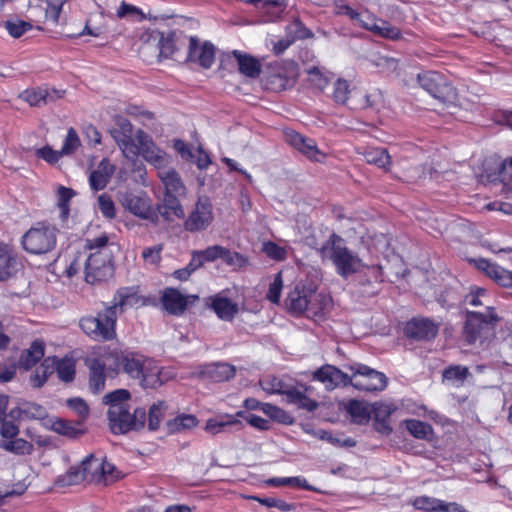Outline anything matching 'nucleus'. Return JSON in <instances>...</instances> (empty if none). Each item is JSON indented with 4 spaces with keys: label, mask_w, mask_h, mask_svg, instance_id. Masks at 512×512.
I'll use <instances>...</instances> for the list:
<instances>
[{
    "label": "nucleus",
    "mask_w": 512,
    "mask_h": 512,
    "mask_svg": "<svg viewBox=\"0 0 512 512\" xmlns=\"http://www.w3.org/2000/svg\"><path fill=\"white\" fill-rule=\"evenodd\" d=\"M315 293L316 287L297 284L295 288L288 293L285 300L288 312L295 316L302 315L309 308Z\"/></svg>",
    "instance_id": "obj_19"
},
{
    "label": "nucleus",
    "mask_w": 512,
    "mask_h": 512,
    "mask_svg": "<svg viewBox=\"0 0 512 512\" xmlns=\"http://www.w3.org/2000/svg\"><path fill=\"white\" fill-rule=\"evenodd\" d=\"M118 317L107 306L95 316L85 315L79 319V327L90 339L97 342L112 341L116 338Z\"/></svg>",
    "instance_id": "obj_4"
},
{
    "label": "nucleus",
    "mask_w": 512,
    "mask_h": 512,
    "mask_svg": "<svg viewBox=\"0 0 512 512\" xmlns=\"http://www.w3.org/2000/svg\"><path fill=\"white\" fill-rule=\"evenodd\" d=\"M54 365L55 357L45 358L31 375V385L35 388L42 387L48 380L49 376L54 372Z\"/></svg>",
    "instance_id": "obj_37"
},
{
    "label": "nucleus",
    "mask_w": 512,
    "mask_h": 512,
    "mask_svg": "<svg viewBox=\"0 0 512 512\" xmlns=\"http://www.w3.org/2000/svg\"><path fill=\"white\" fill-rule=\"evenodd\" d=\"M406 430L416 439L432 441L434 438V429L431 424L418 420H404Z\"/></svg>",
    "instance_id": "obj_36"
},
{
    "label": "nucleus",
    "mask_w": 512,
    "mask_h": 512,
    "mask_svg": "<svg viewBox=\"0 0 512 512\" xmlns=\"http://www.w3.org/2000/svg\"><path fill=\"white\" fill-rule=\"evenodd\" d=\"M417 81L421 88L444 105H453L458 100L456 87L441 72L423 71L417 75Z\"/></svg>",
    "instance_id": "obj_6"
},
{
    "label": "nucleus",
    "mask_w": 512,
    "mask_h": 512,
    "mask_svg": "<svg viewBox=\"0 0 512 512\" xmlns=\"http://www.w3.org/2000/svg\"><path fill=\"white\" fill-rule=\"evenodd\" d=\"M157 175L164 186L162 217L166 221H170L171 216L184 218L185 214L180 198L185 197L186 186L181 175L175 169H166V167L157 172Z\"/></svg>",
    "instance_id": "obj_3"
},
{
    "label": "nucleus",
    "mask_w": 512,
    "mask_h": 512,
    "mask_svg": "<svg viewBox=\"0 0 512 512\" xmlns=\"http://www.w3.org/2000/svg\"><path fill=\"white\" fill-rule=\"evenodd\" d=\"M115 466L105 460L90 455L82 462L83 476H91V480H107L113 475Z\"/></svg>",
    "instance_id": "obj_24"
},
{
    "label": "nucleus",
    "mask_w": 512,
    "mask_h": 512,
    "mask_svg": "<svg viewBox=\"0 0 512 512\" xmlns=\"http://www.w3.org/2000/svg\"><path fill=\"white\" fill-rule=\"evenodd\" d=\"M260 386L264 391H266L269 394H281L283 395L285 389H284V383L279 378L268 375L263 377L260 380Z\"/></svg>",
    "instance_id": "obj_60"
},
{
    "label": "nucleus",
    "mask_w": 512,
    "mask_h": 512,
    "mask_svg": "<svg viewBox=\"0 0 512 512\" xmlns=\"http://www.w3.org/2000/svg\"><path fill=\"white\" fill-rule=\"evenodd\" d=\"M80 423H73L65 419L58 418L52 422V430L60 435L69 438H78L84 434V430L79 428Z\"/></svg>",
    "instance_id": "obj_41"
},
{
    "label": "nucleus",
    "mask_w": 512,
    "mask_h": 512,
    "mask_svg": "<svg viewBox=\"0 0 512 512\" xmlns=\"http://www.w3.org/2000/svg\"><path fill=\"white\" fill-rule=\"evenodd\" d=\"M470 376L469 368L462 365H450L443 371V378L453 383H463Z\"/></svg>",
    "instance_id": "obj_50"
},
{
    "label": "nucleus",
    "mask_w": 512,
    "mask_h": 512,
    "mask_svg": "<svg viewBox=\"0 0 512 512\" xmlns=\"http://www.w3.org/2000/svg\"><path fill=\"white\" fill-rule=\"evenodd\" d=\"M206 305L223 321H232L239 311L237 303L220 295L209 297Z\"/></svg>",
    "instance_id": "obj_28"
},
{
    "label": "nucleus",
    "mask_w": 512,
    "mask_h": 512,
    "mask_svg": "<svg viewBox=\"0 0 512 512\" xmlns=\"http://www.w3.org/2000/svg\"><path fill=\"white\" fill-rule=\"evenodd\" d=\"M363 156L368 164L375 165L385 172L390 171L392 161L387 149L382 147H371L364 151Z\"/></svg>",
    "instance_id": "obj_35"
},
{
    "label": "nucleus",
    "mask_w": 512,
    "mask_h": 512,
    "mask_svg": "<svg viewBox=\"0 0 512 512\" xmlns=\"http://www.w3.org/2000/svg\"><path fill=\"white\" fill-rule=\"evenodd\" d=\"M476 267L483 271L489 278L494 280L498 285L505 288H512V272L504 269L496 263L487 259L479 258L474 261Z\"/></svg>",
    "instance_id": "obj_26"
},
{
    "label": "nucleus",
    "mask_w": 512,
    "mask_h": 512,
    "mask_svg": "<svg viewBox=\"0 0 512 512\" xmlns=\"http://www.w3.org/2000/svg\"><path fill=\"white\" fill-rule=\"evenodd\" d=\"M5 27L12 37L19 38L32 29V24L24 20H16L7 21Z\"/></svg>",
    "instance_id": "obj_63"
},
{
    "label": "nucleus",
    "mask_w": 512,
    "mask_h": 512,
    "mask_svg": "<svg viewBox=\"0 0 512 512\" xmlns=\"http://www.w3.org/2000/svg\"><path fill=\"white\" fill-rule=\"evenodd\" d=\"M352 385L362 391H382L387 386V377L382 372L359 364L353 373Z\"/></svg>",
    "instance_id": "obj_18"
},
{
    "label": "nucleus",
    "mask_w": 512,
    "mask_h": 512,
    "mask_svg": "<svg viewBox=\"0 0 512 512\" xmlns=\"http://www.w3.org/2000/svg\"><path fill=\"white\" fill-rule=\"evenodd\" d=\"M113 256L111 251L91 252L84 261L85 280L89 284L107 281L113 276Z\"/></svg>",
    "instance_id": "obj_11"
},
{
    "label": "nucleus",
    "mask_w": 512,
    "mask_h": 512,
    "mask_svg": "<svg viewBox=\"0 0 512 512\" xmlns=\"http://www.w3.org/2000/svg\"><path fill=\"white\" fill-rule=\"evenodd\" d=\"M476 267L483 271L489 278L494 280L498 285L505 288H512V272L504 269L496 263L487 259L479 258L474 261Z\"/></svg>",
    "instance_id": "obj_25"
},
{
    "label": "nucleus",
    "mask_w": 512,
    "mask_h": 512,
    "mask_svg": "<svg viewBox=\"0 0 512 512\" xmlns=\"http://www.w3.org/2000/svg\"><path fill=\"white\" fill-rule=\"evenodd\" d=\"M189 38L190 36H187L183 31L157 32L158 56L174 60L184 58L183 50H186Z\"/></svg>",
    "instance_id": "obj_14"
},
{
    "label": "nucleus",
    "mask_w": 512,
    "mask_h": 512,
    "mask_svg": "<svg viewBox=\"0 0 512 512\" xmlns=\"http://www.w3.org/2000/svg\"><path fill=\"white\" fill-rule=\"evenodd\" d=\"M298 76V65L293 60H278L267 66L263 79L267 90L281 92L291 87Z\"/></svg>",
    "instance_id": "obj_8"
},
{
    "label": "nucleus",
    "mask_w": 512,
    "mask_h": 512,
    "mask_svg": "<svg viewBox=\"0 0 512 512\" xmlns=\"http://www.w3.org/2000/svg\"><path fill=\"white\" fill-rule=\"evenodd\" d=\"M215 59L216 47L212 42H200L197 36H190L184 55L185 62L196 64L207 70L213 66Z\"/></svg>",
    "instance_id": "obj_13"
},
{
    "label": "nucleus",
    "mask_w": 512,
    "mask_h": 512,
    "mask_svg": "<svg viewBox=\"0 0 512 512\" xmlns=\"http://www.w3.org/2000/svg\"><path fill=\"white\" fill-rule=\"evenodd\" d=\"M115 165L111 164L107 158H103L97 168L90 173V188L97 192L104 190L115 172Z\"/></svg>",
    "instance_id": "obj_29"
},
{
    "label": "nucleus",
    "mask_w": 512,
    "mask_h": 512,
    "mask_svg": "<svg viewBox=\"0 0 512 512\" xmlns=\"http://www.w3.org/2000/svg\"><path fill=\"white\" fill-rule=\"evenodd\" d=\"M54 371L57 372L59 379L63 382H72L76 374L75 360L70 357L58 359L55 357Z\"/></svg>",
    "instance_id": "obj_40"
},
{
    "label": "nucleus",
    "mask_w": 512,
    "mask_h": 512,
    "mask_svg": "<svg viewBox=\"0 0 512 512\" xmlns=\"http://www.w3.org/2000/svg\"><path fill=\"white\" fill-rule=\"evenodd\" d=\"M209 374L214 381L224 382L235 376V368L227 363L215 364L212 366Z\"/></svg>",
    "instance_id": "obj_53"
},
{
    "label": "nucleus",
    "mask_w": 512,
    "mask_h": 512,
    "mask_svg": "<svg viewBox=\"0 0 512 512\" xmlns=\"http://www.w3.org/2000/svg\"><path fill=\"white\" fill-rule=\"evenodd\" d=\"M35 156L38 159H42L47 163L53 165L56 164L63 155L61 151L54 150L51 146L45 145L39 149H36Z\"/></svg>",
    "instance_id": "obj_64"
},
{
    "label": "nucleus",
    "mask_w": 512,
    "mask_h": 512,
    "mask_svg": "<svg viewBox=\"0 0 512 512\" xmlns=\"http://www.w3.org/2000/svg\"><path fill=\"white\" fill-rule=\"evenodd\" d=\"M167 404L164 401L153 403L148 411V428L151 431H156L163 420Z\"/></svg>",
    "instance_id": "obj_46"
},
{
    "label": "nucleus",
    "mask_w": 512,
    "mask_h": 512,
    "mask_svg": "<svg viewBox=\"0 0 512 512\" xmlns=\"http://www.w3.org/2000/svg\"><path fill=\"white\" fill-rule=\"evenodd\" d=\"M21 405L24 420L42 419L45 416L46 411L39 404L24 402Z\"/></svg>",
    "instance_id": "obj_62"
},
{
    "label": "nucleus",
    "mask_w": 512,
    "mask_h": 512,
    "mask_svg": "<svg viewBox=\"0 0 512 512\" xmlns=\"http://www.w3.org/2000/svg\"><path fill=\"white\" fill-rule=\"evenodd\" d=\"M483 166L488 181H499L507 189L512 190V158L502 162L486 161Z\"/></svg>",
    "instance_id": "obj_22"
},
{
    "label": "nucleus",
    "mask_w": 512,
    "mask_h": 512,
    "mask_svg": "<svg viewBox=\"0 0 512 512\" xmlns=\"http://www.w3.org/2000/svg\"><path fill=\"white\" fill-rule=\"evenodd\" d=\"M125 207L134 216L146 220L153 225L159 223L160 216L162 217L163 206L158 204L153 205L151 198L147 195H128L125 198Z\"/></svg>",
    "instance_id": "obj_17"
},
{
    "label": "nucleus",
    "mask_w": 512,
    "mask_h": 512,
    "mask_svg": "<svg viewBox=\"0 0 512 512\" xmlns=\"http://www.w3.org/2000/svg\"><path fill=\"white\" fill-rule=\"evenodd\" d=\"M110 133L126 158H137L138 150L135 146L136 137L133 138V126L127 118L117 116L115 118V127L111 129ZM134 165V170L137 171L140 176L146 174L145 166L142 163L137 164L136 160H134Z\"/></svg>",
    "instance_id": "obj_10"
},
{
    "label": "nucleus",
    "mask_w": 512,
    "mask_h": 512,
    "mask_svg": "<svg viewBox=\"0 0 512 512\" xmlns=\"http://www.w3.org/2000/svg\"><path fill=\"white\" fill-rule=\"evenodd\" d=\"M225 57L227 59L234 58L237 62L239 72L244 76L249 78H257L260 76L262 66L256 57L240 50H233L227 53Z\"/></svg>",
    "instance_id": "obj_27"
},
{
    "label": "nucleus",
    "mask_w": 512,
    "mask_h": 512,
    "mask_svg": "<svg viewBox=\"0 0 512 512\" xmlns=\"http://www.w3.org/2000/svg\"><path fill=\"white\" fill-rule=\"evenodd\" d=\"M251 3L257 5L262 4V9L267 13H271L274 17L278 18L284 12L288 5V0H249Z\"/></svg>",
    "instance_id": "obj_54"
},
{
    "label": "nucleus",
    "mask_w": 512,
    "mask_h": 512,
    "mask_svg": "<svg viewBox=\"0 0 512 512\" xmlns=\"http://www.w3.org/2000/svg\"><path fill=\"white\" fill-rule=\"evenodd\" d=\"M285 138L289 145L298 150L309 160L322 162L326 157V155L318 149L313 139L305 137L294 130L287 131Z\"/></svg>",
    "instance_id": "obj_20"
},
{
    "label": "nucleus",
    "mask_w": 512,
    "mask_h": 512,
    "mask_svg": "<svg viewBox=\"0 0 512 512\" xmlns=\"http://www.w3.org/2000/svg\"><path fill=\"white\" fill-rule=\"evenodd\" d=\"M198 425V419L193 414H179L167 421V430L170 434L190 430Z\"/></svg>",
    "instance_id": "obj_39"
},
{
    "label": "nucleus",
    "mask_w": 512,
    "mask_h": 512,
    "mask_svg": "<svg viewBox=\"0 0 512 512\" xmlns=\"http://www.w3.org/2000/svg\"><path fill=\"white\" fill-rule=\"evenodd\" d=\"M318 253L323 261H331L336 272L344 278L355 274L362 266V260L357 253L351 251L345 240L335 232L328 236Z\"/></svg>",
    "instance_id": "obj_1"
},
{
    "label": "nucleus",
    "mask_w": 512,
    "mask_h": 512,
    "mask_svg": "<svg viewBox=\"0 0 512 512\" xmlns=\"http://www.w3.org/2000/svg\"><path fill=\"white\" fill-rule=\"evenodd\" d=\"M445 501L427 496H417L412 501V506L416 510L424 512H442Z\"/></svg>",
    "instance_id": "obj_42"
},
{
    "label": "nucleus",
    "mask_w": 512,
    "mask_h": 512,
    "mask_svg": "<svg viewBox=\"0 0 512 512\" xmlns=\"http://www.w3.org/2000/svg\"><path fill=\"white\" fill-rule=\"evenodd\" d=\"M81 146V141H80V138L76 132V130L74 128H69L68 131H67V135L64 139V142H63V145H62V148H61V153L62 155H72L74 154L77 149Z\"/></svg>",
    "instance_id": "obj_57"
},
{
    "label": "nucleus",
    "mask_w": 512,
    "mask_h": 512,
    "mask_svg": "<svg viewBox=\"0 0 512 512\" xmlns=\"http://www.w3.org/2000/svg\"><path fill=\"white\" fill-rule=\"evenodd\" d=\"M64 91L56 89H47L42 87L28 88L19 94V98L27 102L30 106L41 107L48 101H55L64 95Z\"/></svg>",
    "instance_id": "obj_23"
},
{
    "label": "nucleus",
    "mask_w": 512,
    "mask_h": 512,
    "mask_svg": "<svg viewBox=\"0 0 512 512\" xmlns=\"http://www.w3.org/2000/svg\"><path fill=\"white\" fill-rule=\"evenodd\" d=\"M308 82L313 89L322 92L329 84V78L318 67L313 66L307 70Z\"/></svg>",
    "instance_id": "obj_52"
},
{
    "label": "nucleus",
    "mask_w": 512,
    "mask_h": 512,
    "mask_svg": "<svg viewBox=\"0 0 512 512\" xmlns=\"http://www.w3.org/2000/svg\"><path fill=\"white\" fill-rule=\"evenodd\" d=\"M370 30L384 38L396 40L401 37L400 30L391 25L387 21H380V23H375Z\"/></svg>",
    "instance_id": "obj_55"
},
{
    "label": "nucleus",
    "mask_w": 512,
    "mask_h": 512,
    "mask_svg": "<svg viewBox=\"0 0 512 512\" xmlns=\"http://www.w3.org/2000/svg\"><path fill=\"white\" fill-rule=\"evenodd\" d=\"M141 386L145 389H157L166 381L163 378L162 368L152 359H147L143 374L139 378Z\"/></svg>",
    "instance_id": "obj_33"
},
{
    "label": "nucleus",
    "mask_w": 512,
    "mask_h": 512,
    "mask_svg": "<svg viewBox=\"0 0 512 512\" xmlns=\"http://www.w3.org/2000/svg\"><path fill=\"white\" fill-rule=\"evenodd\" d=\"M384 106V95L381 90L374 89L363 95L359 104L360 109L379 111Z\"/></svg>",
    "instance_id": "obj_45"
},
{
    "label": "nucleus",
    "mask_w": 512,
    "mask_h": 512,
    "mask_svg": "<svg viewBox=\"0 0 512 512\" xmlns=\"http://www.w3.org/2000/svg\"><path fill=\"white\" fill-rule=\"evenodd\" d=\"M58 229L46 222L32 225L22 236L21 245L31 255H44L53 251L57 244Z\"/></svg>",
    "instance_id": "obj_5"
},
{
    "label": "nucleus",
    "mask_w": 512,
    "mask_h": 512,
    "mask_svg": "<svg viewBox=\"0 0 512 512\" xmlns=\"http://www.w3.org/2000/svg\"><path fill=\"white\" fill-rule=\"evenodd\" d=\"M135 146L138 150L137 156L141 155L158 172L167 166L169 157L166 152L159 148L151 136L142 129L136 132Z\"/></svg>",
    "instance_id": "obj_15"
},
{
    "label": "nucleus",
    "mask_w": 512,
    "mask_h": 512,
    "mask_svg": "<svg viewBox=\"0 0 512 512\" xmlns=\"http://www.w3.org/2000/svg\"><path fill=\"white\" fill-rule=\"evenodd\" d=\"M266 484L272 487H281V486H293L305 489L307 491H313L314 488L307 482L304 477L295 476V477H273L269 478L266 481Z\"/></svg>",
    "instance_id": "obj_43"
},
{
    "label": "nucleus",
    "mask_w": 512,
    "mask_h": 512,
    "mask_svg": "<svg viewBox=\"0 0 512 512\" xmlns=\"http://www.w3.org/2000/svg\"><path fill=\"white\" fill-rule=\"evenodd\" d=\"M106 363L99 358H93L89 364V388L98 394L105 388Z\"/></svg>",
    "instance_id": "obj_34"
},
{
    "label": "nucleus",
    "mask_w": 512,
    "mask_h": 512,
    "mask_svg": "<svg viewBox=\"0 0 512 512\" xmlns=\"http://www.w3.org/2000/svg\"><path fill=\"white\" fill-rule=\"evenodd\" d=\"M57 195V205L60 209V217L62 220H66L70 214V201L75 195V192L71 188L59 186Z\"/></svg>",
    "instance_id": "obj_47"
},
{
    "label": "nucleus",
    "mask_w": 512,
    "mask_h": 512,
    "mask_svg": "<svg viewBox=\"0 0 512 512\" xmlns=\"http://www.w3.org/2000/svg\"><path fill=\"white\" fill-rule=\"evenodd\" d=\"M261 410L264 414L269 416L272 420H275L282 424H292L293 418L292 416L286 412L284 409L270 404V403H263Z\"/></svg>",
    "instance_id": "obj_48"
},
{
    "label": "nucleus",
    "mask_w": 512,
    "mask_h": 512,
    "mask_svg": "<svg viewBox=\"0 0 512 512\" xmlns=\"http://www.w3.org/2000/svg\"><path fill=\"white\" fill-rule=\"evenodd\" d=\"M161 302L164 309L172 315H181L188 305L187 297L173 287H168L163 291Z\"/></svg>",
    "instance_id": "obj_31"
},
{
    "label": "nucleus",
    "mask_w": 512,
    "mask_h": 512,
    "mask_svg": "<svg viewBox=\"0 0 512 512\" xmlns=\"http://www.w3.org/2000/svg\"><path fill=\"white\" fill-rule=\"evenodd\" d=\"M440 328V322L424 316H414L403 327V334L407 339L418 342L434 340Z\"/></svg>",
    "instance_id": "obj_16"
},
{
    "label": "nucleus",
    "mask_w": 512,
    "mask_h": 512,
    "mask_svg": "<svg viewBox=\"0 0 512 512\" xmlns=\"http://www.w3.org/2000/svg\"><path fill=\"white\" fill-rule=\"evenodd\" d=\"M214 220L213 205L206 196H200L184 220L183 227L190 233L203 232L209 228Z\"/></svg>",
    "instance_id": "obj_12"
},
{
    "label": "nucleus",
    "mask_w": 512,
    "mask_h": 512,
    "mask_svg": "<svg viewBox=\"0 0 512 512\" xmlns=\"http://www.w3.org/2000/svg\"><path fill=\"white\" fill-rule=\"evenodd\" d=\"M223 262L234 269H241L248 265V258L239 252L231 251L225 247L223 254Z\"/></svg>",
    "instance_id": "obj_59"
},
{
    "label": "nucleus",
    "mask_w": 512,
    "mask_h": 512,
    "mask_svg": "<svg viewBox=\"0 0 512 512\" xmlns=\"http://www.w3.org/2000/svg\"><path fill=\"white\" fill-rule=\"evenodd\" d=\"M106 359L108 361V371L112 375H118L122 372L133 379H139L143 374L148 358L137 352L113 350L107 353Z\"/></svg>",
    "instance_id": "obj_9"
},
{
    "label": "nucleus",
    "mask_w": 512,
    "mask_h": 512,
    "mask_svg": "<svg viewBox=\"0 0 512 512\" xmlns=\"http://www.w3.org/2000/svg\"><path fill=\"white\" fill-rule=\"evenodd\" d=\"M283 288V279L281 272H278L273 282L270 283L266 298L273 304H278L281 297Z\"/></svg>",
    "instance_id": "obj_61"
},
{
    "label": "nucleus",
    "mask_w": 512,
    "mask_h": 512,
    "mask_svg": "<svg viewBox=\"0 0 512 512\" xmlns=\"http://www.w3.org/2000/svg\"><path fill=\"white\" fill-rule=\"evenodd\" d=\"M45 354V344L41 339H35L29 348L22 350L17 361V367L28 371L32 369Z\"/></svg>",
    "instance_id": "obj_30"
},
{
    "label": "nucleus",
    "mask_w": 512,
    "mask_h": 512,
    "mask_svg": "<svg viewBox=\"0 0 512 512\" xmlns=\"http://www.w3.org/2000/svg\"><path fill=\"white\" fill-rule=\"evenodd\" d=\"M251 499L257 501L263 506H266L268 508H277L282 512H289L295 509V505L292 503H288L282 499L275 498V497H259V496H252Z\"/></svg>",
    "instance_id": "obj_56"
},
{
    "label": "nucleus",
    "mask_w": 512,
    "mask_h": 512,
    "mask_svg": "<svg viewBox=\"0 0 512 512\" xmlns=\"http://www.w3.org/2000/svg\"><path fill=\"white\" fill-rule=\"evenodd\" d=\"M283 395L286 396L288 403L295 404L301 409L314 411L318 407V403L315 400L311 399L304 392L296 389L295 387L285 389Z\"/></svg>",
    "instance_id": "obj_38"
},
{
    "label": "nucleus",
    "mask_w": 512,
    "mask_h": 512,
    "mask_svg": "<svg viewBox=\"0 0 512 512\" xmlns=\"http://www.w3.org/2000/svg\"><path fill=\"white\" fill-rule=\"evenodd\" d=\"M141 303L139 289L136 286L120 287L115 292L112 302L107 307L118 316L124 313L128 308H132Z\"/></svg>",
    "instance_id": "obj_21"
},
{
    "label": "nucleus",
    "mask_w": 512,
    "mask_h": 512,
    "mask_svg": "<svg viewBox=\"0 0 512 512\" xmlns=\"http://www.w3.org/2000/svg\"><path fill=\"white\" fill-rule=\"evenodd\" d=\"M498 321L495 308L491 306H486L485 312L466 311L462 328L463 340L468 345L479 343L482 349L487 348V340L494 338V326Z\"/></svg>",
    "instance_id": "obj_2"
},
{
    "label": "nucleus",
    "mask_w": 512,
    "mask_h": 512,
    "mask_svg": "<svg viewBox=\"0 0 512 512\" xmlns=\"http://www.w3.org/2000/svg\"><path fill=\"white\" fill-rule=\"evenodd\" d=\"M350 92L348 81L339 78L333 84L332 99L338 105H346L349 100Z\"/></svg>",
    "instance_id": "obj_49"
},
{
    "label": "nucleus",
    "mask_w": 512,
    "mask_h": 512,
    "mask_svg": "<svg viewBox=\"0 0 512 512\" xmlns=\"http://www.w3.org/2000/svg\"><path fill=\"white\" fill-rule=\"evenodd\" d=\"M16 251L8 244L0 243V280L13 276L18 269Z\"/></svg>",
    "instance_id": "obj_32"
},
{
    "label": "nucleus",
    "mask_w": 512,
    "mask_h": 512,
    "mask_svg": "<svg viewBox=\"0 0 512 512\" xmlns=\"http://www.w3.org/2000/svg\"><path fill=\"white\" fill-rule=\"evenodd\" d=\"M109 426L114 434H125L131 430L143 429L147 413L144 408H135L131 413L128 405L113 404L109 406Z\"/></svg>",
    "instance_id": "obj_7"
},
{
    "label": "nucleus",
    "mask_w": 512,
    "mask_h": 512,
    "mask_svg": "<svg viewBox=\"0 0 512 512\" xmlns=\"http://www.w3.org/2000/svg\"><path fill=\"white\" fill-rule=\"evenodd\" d=\"M340 373V370L331 365H324L318 368L314 374L313 379L327 386H334L336 384V376Z\"/></svg>",
    "instance_id": "obj_51"
},
{
    "label": "nucleus",
    "mask_w": 512,
    "mask_h": 512,
    "mask_svg": "<svg viewBox=\"0 0 512 512\" xmlns=\"http://www.w3.org/2000/svg\"><path fill=\"white\" fill-rule=\"evenodd\" d=\"M229 419L226 421H219L214 418H210L206 421L205 430L213 435H216L224 430L227 426H241L242 423L240 420L234 418L233 416H229Z\"/></svg>",
    "instance_id": "obj_58"
},
{
    "label": "nucleus",
    "mask_w": 512,
    "mask_h": 512,
    "mask_svg": "<svg viewBox=\"0 0 512 512\" xmlns=\"http://www.w3.org/2000/svg\"><path fill=\"white\" fill-rule=\"evenodd\" d=\"M0 446L16 455H30L34 451V445L31 442L17 438V436L11 440L4 441Z\"/></svg>",
    "instance_id": "obj_44"
}]
</instances>
